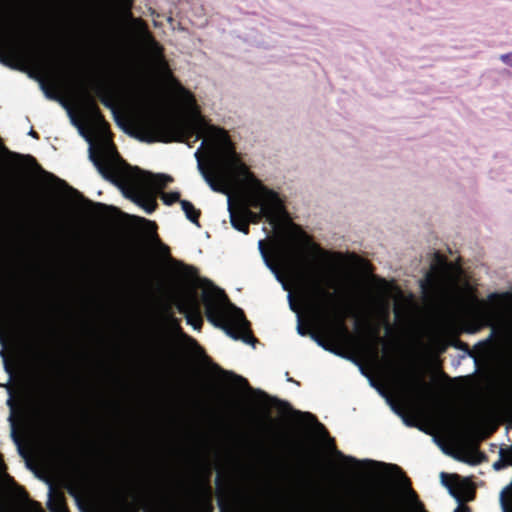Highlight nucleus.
<instances>
[{
    "label": "nucleus",
    "mask_w": 512,
    "mask_h": 512,
    "mask_svg": "<svg viewBox=\"0 0 512 512\" xmlns=\"http://www.w3.org/2000/svg\"><path fill=\"white\" fill-rule=\"evenodd\" d=\"M131 32L153 65L170 82L173 104L164 106L151 91L135 87L125 105L137 138L146 142L186 141L195 135L202 139L194 153L198 170L213 191L228 196L231 225L248 233L250 222L264 218L275 228L284 216L279 194L265 185L242 162L227 134L209 125L200 115L194 96L170 78L162 48L140 19H132Z\"/></svg>",
    "instance_id": "1"
},
{
    "label": "nucleus",
    "mask_w": 512,
    "mask_h": 512,
    "mask_svg": "<svg viewBox=\"0 0 512 512\" xmlns=\"http://www.w3.org/2000/svg\"><path fill=\"white\" fill-rule=\"evenodd\" d=\"M322 447L281 450L271 447L250 451L244 462L261 477H315L321 480H409L400 467L373 460H358L337 450L325 431Z\"/></svg>",
    "instance_id": "2"
},
{
    "label": "nucleus",
    "mask_w": 512,
    "mask_h": 512,
    "mask_svg": "<svg viewBox=\"0 0 512 512\" xmlns=\"http://www.w3.org/2000/svg\"><path fill=\"white\" fill-rule=\"evenodd\" d=\"M258 248L266 266L283 289L289 292L291 309L299 314L292 301L291 290H295L310 309L321 339L332 344L346 341L349 332L345 325V312L340 305L344 290L339 278L315 267H297L286 249L277 245L266 246L264 240L258 242Z\"/></svg>",
    "instance_id": "3"
},
{
    "label": "nucleus",
    "mask_w": 512,
    "mask_h": 512,
    "mask_svg": "<svg viewBox=\"0 0 512 512\" xmlns=\"http://www.w3.org/2000/svg\"><path fill=\"white\" fill-rule=\"evenodd\" d=\"M70 117L80 135L88 142L89 157L99 173L115 183L127 198L141 206L146 213L153 212L158 191L172 181L171 177L150 174L126 165L115 151L106 124L93 100L82 102Z\"/></svg>",
    "instance_id": "4"
},
{
    "label": "nucleus",
    "mask_w": 512,
    "mask_h": 512,
    "mask_svg": "<svg viewBox=\"0 0 512 512\" xmlns=\"http://www.w3.org/2000/svg\"><path fill=\"white\" fill-rule=\"evenodd\" d=\"M196 287L201 291L208 320L230 337L251 343L252 336L243 312L229 302L224 292L206 279L197 280Z\"/></svg>",
    "instance_id": "5"
},
{
    "label": "nucleus",
    "mask_w": 512,
    "mask_h": 512,
    "mask_svg": "<svg viewBox=\"0 0 512 512\" xmlns=\"http://www.w3.org/2000/svg\"><path fill=\"white\" fill-rule=\"evenodd\" d=\"M48 486L47 507L50 512H69L65 494L67 491L75 500L93 503L98 498L101 484H204L211 488V482H45Z\"/></svg>",
    "instance_id": "6"
},
{
    "label": "nucleus",
    "mask_w": 512,
    "mask_h": 512,
    "mask_svg": "<svg viewBox=\"0 0 512 512\" xmlns=\"http://www.w3.org/2000/svg\"><path fill=\"white\" fill-rule=\"evenodd\" d=\"M507 298L503 294H490L487 299L471 297L462 314L464 328L474 333L483 327L499 329L503 325Z\"/></svg>",
    "instance_id": "7"
},
{
    "label": "nucleus",
    "mask_w": 512,
    "mask_h": 512,
    "mask_svg": "<svg viewBox=\"0 0 512 512\" xmlns=\"http://www.w3.org/2000/svg\"><path fill=\"white\" fill-rule=\"evenodd\" d=\"M426 285L431 297L442 304H452L459 298L458 284L452 278L429 273Z\"/></svg>",
    "instance_id": "8"
},
{
    "label": "nucleus",
    "mask_w": 512,
    "mask_h": 512,
    "mask_svg": "<svg viewBox=\"0 0 512 512\" xmlns=\"http://www.w3.org/2000/svg\"><path fill=\"white\" fill-rule=\"evenodd\" d=\"M396 386L401 396L411 404L419 405L425 394L424 383L414 377L397 374L396 375Z\"/></svg>",
    "instance_id": "9"
},
{
    "label": "nucleus",
    "mask_w": 512,
    "mask_h": 512,
    "mask_svg": "<svg viewBox=\"0 0 512 512\" xmlns=\"http://www.w3.org/2000/svg\"><path fill=\"white\" fill-rule=\"evenodd\" d=\"M177 308L185 315L187 323L195 330H199L202 325V317L200 313V303L198 294L194 290L187 291L178 300Z\"/></svg>",
    "instance_id": "10"
},
{
    "label": "nucleus",
    "mask_w": 512,
    "mask_h": 512,
    "mask_svg": "<svg viewBox=\"0 0 512 512\" xmlns=\"http://www.w3.org/2000/svg\"><path fill=\"white\" fill-rule=\"evenodd\" d=\"M449 491L450 495L460 504L454 512H469L470 508L463 503L472 501L475 498V482H441Z\"/></svg>",
    "instance_id": "11"
},
{
    "label": "nucleus",
    "mask_w": 512,
    "mask_h": 512,
    "mask_svg": "<svg viewBox=\"0 0 512 512\" xmlns=\"http://www.w3.org/2000/svg\"><path fill=\"white\" fill-rule=\"evenodd\" d=\"M310 254L315 260L322 261L332 268H345L354 261L351 255L324 250L315 244L311 245Z\"/></svg>",
    "instance_id": "12"
},
{
    "label": "nucleus",
    "mask_w": 512,
    "mask_h": 512,
    "mask_svg": "<svg viewBox=\"0 0 512 512\" xmlns=\"http://www.w3.org/2000/svg\"><path fill=\"white\" fill-rule=\"evenodd\" d=\"M217 488L225 484H403L405 488H411L408 482H214Z\"/></svg>",
    "instance_id": "13"
},
{
    "label": "nucleus",
    "mask_w": 512,
    "mask_h": 512,
    "mask_svg": "<svg viewBox=\"0 0 512 512\" xmlns=\"http://www.w3.org/2000/svg\"><path fill=\"white\" fill-rule=\"evenodd\" d=\"M164 317H165V320L167 322L169 329L171 330V332L173 334H175V336L180 337L190 349L198 348V344L196 343V341L194 339H192L191 337L182 333V331L179 327L178 321L173 317V315H171L167 311V312H165Z\"/></svg>",
    "instance_id": "14"
},
{
    "label": "nucleus",
    "mask_w": 512,
    "mask_h": 512,
    "mask_svg": "<svg viewBox=\"0 0 512 512\" xmlns=\"http://www.w3.org/2000/svg\"><path fill=\"white\" fill-rule=\"evenodd\" d=\"M18 482H0V507L5 505L9 499V492L12 489L23 490L19 487Z\"/></svg>",
    "instance_id": "15"
},
{
    "label": "nucleus",
    "mask_w": 512,
    "mask_h": 512,
    "mask_svg": "<svg viewBox=\"0 0 512 512\" xmlns=\"http://www.w3.org/2000/svg\"><path fill=\"white\" fill-rule=\"evenodd\" d=\"M500 503L504 512L512 511V482L501 491Z\"/></svg>",
    "instance_id": "16"
},
{
    "label": "nucleus",
    "mask_w": 512,
    "mask_h": 512,
    "mask_svg": "<svg viewBox=\"0 0 512 512\" xmlns=\"http://www.w3.org/2000/svg\"><path fill=\"white\" fill-rule=\"evenodd\" d=\"M180 203H181L182 210L184 211L186 217L190 221L197 223V219L199 216L198 210H196L195 207L190 202H188L186 200H182Z\"/></svg>",
    "instance_id": "17"
},
{
    "label": "nucleus",
    "mask_w": 512,
    "mask_h": 512,
    "mask_svg": "<svg viewBox=\"0 0 512 512\" xmlns=\"http://www.w3.org/2000/svg\"><path fill=\"white\" fill-rule=\"evenodd\" d=\"M499 61L504 66L508 74L512 76V51L500 54Z\"/></svg>",
    "instance_id": "18"
},
{
    "label": "nucleus",
    "mask_w": 512,
    "mask_h": 512,
    "mask_svg": "<svg viewBox=\"0 0 512 512\" xmlns=\"http://www.w3.org/2000/svg\"><path fill=\"white\" fill-rule=\"evenodd\" d=\"M161 197L165 204L170 205V204L178 201L179 193L178 192H167V193H163L161 195Z\"/></svg>",
    "instance_id": "19"
},
{
    "label": "nucleus",
    "mask_w": 512,
    "mask_h": 512,
    "mask_svg": "<svg viewBox=\"0 0 512 512\" xmlns=\"http://www.w3.org/2000/svg\"><path fill=\"white\" fill-rule=\"evenodd\" d=\"M379 290L383 294V298H386V297L390 296V294H391V287L385 281H382L380 283Z\"/></svg>",
    "instance_id": "20"
},
{
    "label": "nucleus",
    "mask_w": 512,
    "mask_h": 512,
    "mask_svg": "<svg viewBox=\"0 0 512 512\" xmlns=\"http://www.w3.org/2000/svg\"><path fill=\"white\" fill-rule=\"evenodd\" d=\"M380 309H381V312L384 314V315H387L388 313V303H387V300L386 299H382L380 301Z\"/></svg>",
    "instance_id": "21"
},
{
    "label": "nucleus",
    "mask_w": 512,
    "mask_h": 512,
    "mask_svg": "<svg viewBox=\"0 0 512 512\" xmlns=\"http://www.w3.org/2000/svg\"><path fill=\"white\" fill-rule=\"evenodd\" d=\"M373 358H374V360H377V359H378V351H377V347H374V349H373Z\"/></svg>",
    "instance_id": "22"
},
{
    "label": "nucleus",
    "mask_w": 512,
    "mask_h": 512,
    "mask_svg": "<svg viewBox=\"0 0 512 512\" xmlns=\"http://www.w3.org/2000/svg\"><path fill=\"white\" fill-rule=\"evenodd\" d=\"M441 480H451L444 473L441 474ZM453 480H459L458 478H454Z\"/></svg>",
    "instance_id": "23"
},
{
    "label": "nucleus",
    "mask_w": 512,
    "mask_h": 512,
    "mask_svg": "<svg viewBox=\"0 0 512 512\" xmlns=\"http://www.w3.org/2000/svg\"><path fill=\"white\" fill-rule=\"evenodd\" d=\"M384 507H385V512H398L395 509H392L391 507H388L386 505Z\"/></svg>",
    "instance_id": "24"
},
{
    "label": "nucleus",
    "mask_w": 512,
    "mask_h": 512,
    "mask_svg": "<svg viewBox=\"0 0 512 512\" xmlns=\"http://www.w3.org/2000/svg\"><path fill=\"white\" fill-rule=\"evenodd\" d=\"M298 332L301 334V335H304V332L302 331V328L300 325H298Z\"/></svg>",
    "instance_id": "25"
},
{
    "label": "nucleus",
    "mask_w": 512,
    "mask_h": 512,
    "mask_svg": "<svg viewBox=\"0 0 512 512\" xmlns=\"http://www.w3.org/2000/svg\"><path fill=\"white\" fill-rule=\"evenodd\" d=\"M238 380H239V382H241L243 384L246 383V381L243 378H239Z\"/></svg>",
    "instance_id": "26"
},
{
    "label": "nucleus",
    "mask_w": 512,
    "mask_h": 512,
    "mask_svg": "<svg viewBox=\"0 0 512 512\" xmlns=\"http://www.w3.org/2000/svg\"><path fill=\"white\" fill-rule=\"evenodd\" d=\"M29 134L35 136V132L33 130H31Z\"/></svg>",
    "instance_id": "27"
},
{
    "label": "nucleus",
    "mask_w": 512,
    "mask_h": 512,
    "mask_svg": "<svg viewBox=\"0 0 512 512\" xmlns=\"http://www.w3.org/2000/svg\"><path fill=\"white\" fill-rule=\"evenodd\" d=\"M461 480L467 481V480H469V478L468 477H464Z\"/></svg>",
    "instance_id": "28"
},
{
    "label": "nucleus",
    "mask_w": 512,
    "mask_h": 512,
    "mask_svg": "<svg viewBox=\"0 0 512 512\" xmlns=\"http://www.w3.org/2000/svg\"><path fill=\"white\" fill-rule=\"evenodd\" d=\"M412 494L417 498L415 491L412 490Z\"/></svg>",
    "instance_id": "29"
},
{
    "label": "nucleus",
    "mask_w": 512,
    "mask_h": 512,
    "mask_svg": "<svg viewBox=\"0 0 512 512\" xmlns=\"http://www.w3.org/2000/svg\"><path fill=\"white\" fill-rule=\"evenodd\" d=\"M424 512H426V511H424Z\"/></svg>",
    "instance_id": "30"
}]
</instances>
